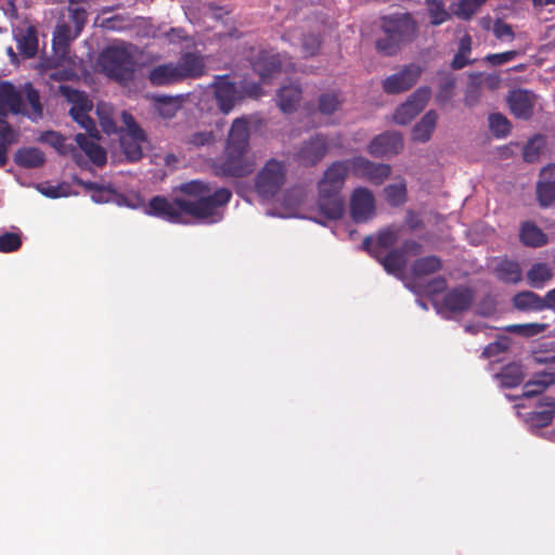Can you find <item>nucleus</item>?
<instances>
[{"label": "nucleus", "mask_w": 555, "mask_h": 555, "mask_svg": "<svg viewBox=\"0 0 555 555\" xmlns=\"http://www.w3.org/2000/svg\"><path fill=\"white\" fill-rule=\"evenodd\" d=\"M489 127L492 133L498 138H503L511 131V122L500 113H494L489 116Z\"/></svg>", "instance_id": "49530a36"}, {"label": "nucleus", "mask_w": 555, "mask_h": 555, "mask_svg": "<svg viewBox=\"0 0 555 555\" xmlns=\"http://www.w3.org/2000/svg\"><path fill=\"white\" fill-rule=\"evenodd\" d=\"M372 257L382 264L388 274L395 275L397 278L402 276L408 263L406 258L399 247L392 248L385 253L374 248L372 249Z\"/></svg>", "instance_id": "f3484780"}, {"label": "nucleus", "mask_w": 555, "mask_h": 555, "mask_svg": "<svg viewBox=\"0 0 555 555\" xmlns=\"http://www.w3.org/2000/svg\"><path fill=\"white\" fill-rule=\"evenodd\" d=\"M212 87L219 109L223 114H229L241 99L236 85L230 81L228 76H217Z\"/></svg>", "instance_id": "ddd939ff"}, {"label": "nucleus", "mask_w": 555, "mask_h": 555, "mask_svg": "<svg viewBox=\"0 0 555 555\" xmlns=\"http://www.w3.org/2000/svg\"><path fill=\"white\" fill-rule=\"evenodd\" d=\"M442 260L436 255L417 258L411 266V272L415 278L435 274L442 269Z\"/></svg>", "instance_id": "7c9ffc66"}, {"label": "nucleus", "mask_w": 555, "mask_h": 555, "mask_svg": "<svg viewBox=\"0 0 555 555\" xmlns=\"http://www.w3.org/2000/svg\"><path fill=\"white\" fill-rule=\"evenodd\" d=\"M400 228L396 225H389L377 232L376 237L365 236L362 242V249L365 250L372 257V249L388 251L396 248L400 235Z\"/></svg>", "instance_id": "dca6fc26"}, {"label": "nucleus", "mask_w": 555, "mask_h": 555, "mask_svg": "<svg viewBox=\"0 0 555 555\" xmlns=\"http://www.w3.org/2000/svg\"><path fill=\"white\" fill-rule=\"evenodd\" d=\"M350 170L348 160H337L332 163L324 171L318 183L319 212L326 220H338L345 214V202L340 192L345 185Z\"/></svg>", "instance_id": "7ed1b4c3"}, {"label": "nucleus", "mask_w": 555, "mask_h": 555, "mask_svg": "<svg viewBox=\"0 0 555 555\" xmlns=\"http://www.w3.org/2000/svg\"><path fill=\"white\" fill-rule=\"evenodd\" d=\"M555 384V371H542L535 373L532 378L527 382V387L537 386L544 392L550 386Z\"/></svg>", "instance_id": "8fccbe9b"}, {"label": "nucleus", "mask_w": 555, "mask_h": 555, "mask_svg": "<svg viewBox=\"0 0 555 555\" xmlns=\"http://www.w3.org/2000/svg\"><path fill=\"white\" fill-rule=\"evenodd\" d=\"M399 248L405 258L408 256H418L423 253L422 244L412 238L405 240Z\"/></svg>", "instance_id": "bf43d9fd"}, {"label": "nucleus", "mask_w": 555, "mask_h": 555, "mask_svg": "<svg viewBox=\"0 0 555 555\" xmlns=\"http://www.w3.org/2000/svg\"><path fill=\"white\" fill-rule=\"evenodd\" d=\"M59 91L69 103H72L70 109H74L75 112L92 111L93 104L83 91H79L66 85H61Z\"/></svg>", "instance_id": "c85d7f7f"}, {"label": "nucleus", "mask_w": 555, "mask_h": 555, "mask_svg": "<svg viewBox=\"0 0 555 555\" xmlns=\"http://www.w3.org/2000/svg\"><path fill=\"white\" fill-rule=\"evenodd\" d=\"M301 98V87L297 83H291L279 89L276 104L283 113L289 114L297 109Z\"/></svg>", "instance_id": "6ab92c4d"}, {"label": "nucleus", "mask_w": 555, "mask_h": 555, "mask_svg": "<svg viewBox=\"0 0 555 555\" xmlns=\"http://www.w3.org/2000/svg\"><path fill=\"white\" fill-rule=\"evenodd\" d=\"M496 278L505 284H517L521 281L522 272L517 261L507 258L499 261L494 269Z\"/></svg>", "instance_id": "a878e982"}, {"label": "nucleus", "mask_w": 555, "mask_h": 555, "mask_svg": "<svg viewBox=\"0 0 555 555\" xmlns=\"http://www.w3.org/2000/svg\"><path fill=\"white\" fill-rule=\"evenodd\" d=\"M22 246V237L18 232H4L0 234V253L9 254L18 250Z\"/></svg>", "instance_id": "09e8293b"}, {"label": "nucleus", "mask_w": 555, "mask_h": 555, "mask_svg": "<svg viewBox=\"0 0 555 555\" xmlns=\"http://www.w3.org/2000/svg\"><path fill=\"white\" fill-rule=\"evenodd\" d=\"M431 96L429 87L417 88L408 100L402 103L393 114V120L398 125H408L426 106Z\"/></svg>", "instance_id": "9b49d317"}, {"label": "nucleus", "mask_w": 555, "mask_h": 555, "mask_svg": "<svg viewBox=\"0 0 555 555\" xmlns=\"http://www.w3.org/2000/svg\"><path fill=\"white\" fill-rule=\"evenodd\" d=\"M512 304L519 311H543L542 297L531 291H522L514 295Z\"/></svg>", "instance_id": "72a5a7b5"}, {"label": "nucleus", "mask_w": 555, "mask_h": 555, "mask_svg": "<svg viewBox=\"0 0 555 555\" xmlns=\"http://www.w3.org/2000/svg\"><path fill=\"white\" fill-rule=\"evenodd\" d=\"M125 18L121 15H115L108 18H104L101 23V27L106 30L119 31L124 29Z\"/></svg>", "instance_id": "e2e57ef3"}, {"label": "nucleus", "mask_w": 555, "mask_h": 555, "mask_svg": "<svg viewBox=\"0 0 555 555\" xmlns=\"http://www.w3.org/2000/svg\"><path fill=\"white\" fill-rule=\"evenodd\" d=\"M472 51V37L468 34H465L459 42V50L455 53L454 57L451 62V67L453 69H462L466 65L470 64L468 60V55Z\"/></svg>", "instance_id": "58836bf2"}, {"label": "nucleus", "mask_w": 555, "mask_h": 555, "mask_svg": "<svg viewBox=\"0 0 555 555\" xmlns=\"http://www.w3.org/2000/svg\"><path fill=\"white\" fill-rule=\"evenodd\" d=\"M537 140H530L524 147V159L528 163H533L540 153L539 147L535 146Z\"/></svg>", "instance_id": "774afa93"}, {"label": "nucleus", "mask_w": 555, "mask_h": 555, "mask_svg": "<svg viewBox=\"0 0 555 555\" xmlns=\"http://www.w3.org/2000/svg\"><path fill=\"white\" fill-rule=\"evenodd\" d=\"M495 377L505 388L517 387L525 378L524 367L520 363H509L503 366Z\"/></svg>", "instance_id": "473e14b6"}, {"label": "nucleus", "mask_w": 555, "mask_h": 555, "mask_svg": "<svg viewBox=\"0 0 555 555\" xmlns=\"http://www.w3.org/2000/svg\"><path fill=\"white\" fill-rule=\"evenodd\" d=\"M511 112L518 118L528 119L532 115L533 102L526 90H514L507 99Z\"/></svg>", "instance_id": "412c9836"}, {"label": "nucleus", "mask_w": 555, "mask_h": 555, "mask_svg": "<svg viewBox=\"0 0 555 555\" xmlns=\"http://www.w3.org/2000/svg\"><path fill=\"white\" fill-rule=\"evenodd\" d=\"M537 196L541 206L552 205L555 202V180L539 181Z\"/></svg>", "instance_id": "c03bdc74"}, {"label": "nucleus", "mask_w": 555, "mask_h": 555, "mask_svg": "<svg viewBox=\"0 0 555 555\" xmlns=\"http://www.w3.org/2000/svg\"><path fill=\"white\" fill-rule=\"evenodd\" d=\"M351 173L360 179L380 185L391 175V167L387 164H377L362 156L348 159Z\"/></svg>", "instance_id": "9d476101"}, {"label": "nucleus", "mask_w": 555, "mask_h": 555, "mask_svg": "<svg viewBox=\"0 0 555 555\" xmlns=\"http://www.w3.org/2000/svg\"><path fill=\"white\" fill-rule=\"evenodd\" d=\"M343 104V100L336 92L322 93L318 100V111L322 115H333Z\"/></svg>", "instance_id": "a19ab883"}, {"label": "nucleus", "mask_w": 555, "mask_h": 555, "mask_svg": "<svg viewBox=\"0 0 555 555\" xmlns=\"http://www.w3.org/2000/svg\"><path fill=\"white\" fill-rule=\"evenodd\" d=\"M454 88V81L448 80L443 85H441L439 92L436 95V101L440 105H444L452 98V92Z\"/></svg>", "instance_id": "052dcab7"}, {"label": "nucleus", "mask_w": 555, "mask_h": 555, "mask_svg": "<svg viewBox=\"0 0 555 555\" xmlns=\"http://www.w3.org/2000/svg\"><path fill=\"white\" fill-rule=\"evenodd\" d=\"M350 217L356 223H366L376 215V202L371 190L356 188L350 195Z\"/></svg>", "instance_id": "1a4fd4ad"}, {"label": "nucleus", "mask_w": 555, "mask_h": 555, "mask_svg": "<svg viewBox=\"0 0 555 555\" xmlns=\"http://www.w3.org/2000/svg\"><path fill=\"white\" fill-rule=\"evenodd\" d=\"M81 33H78L75 28L67 23H59L53 33V48L54 49H67L72 41H74Z\"/></svg>", "instance_id": "4c0bfd02"}, {"label": "nucleus", "mask_w": 555, "mask_h": 555, "mask_svg": "<svg viewBox=\"0 0 555 555\" xmlns=\"http://www.w3.org/2000/svg\"><path fill=\"white\" fill-rule=\"evenodd\" d=\"M144 141L133 140L130 138H120V146L127 159L130 162L139 160L142 155V143Z\"/></svg>", "instance_id": "a18cd8bd"}, {"label": "nucleus", "mask_w": 555, "mask_h": 555, "mask_svg": "<svg viewBox=\"0 0 555 555\" xmlns=\"http://www.w3.org/2000/svg\"><path fill=\"white\" fill-rule=\"evenodd\" d=\"M403 147L402 137L399 132H384L376 135L367 145V152L374 157L396 155Z\"/></svg>", "instance_id": "2eb2a0df"}, {"label": "nucleus", "mask_w": 555, "mask_h": 555, "mask_svg": "<svg viewBox=\"0 0 555 555\" xmlns=\"http://www.w3.org/2000/svg\"><path fill=\"white\" fill-rule=\"evenodd\" d=\"M487 1L488 0H459L457 3L453 4V14L463 21H468Z\"/></svg>", "instance_id": "ea45409f"}, {"label": "nucleus", "mask_w": 555, "mask_h": 555, "mask_svg": "<svg viewBox=\"0 0 555 555\" xmlns=\"http://www.w3.org/2000/svg\"><path fill=\"white\" fill-rule=\"evenodd\" d=\"M321 47V40L319 36L308 35L302 39V52L305 56H313L318 53Z\"/></svg>", "instance_id": "5fc2aeb1"}, {"label": "nucleus", "mask_w": 555, "mask_h": 555, "mask_svg": "<svg viewBox=\"0 0 555 555\" xmlns=\"http://www.w3.org/2000/svg\"><path fill=\"white\" fill-rule=\"evenodd\" d=\"M426 5L433 26H439L450 20V14L441 0H426Z\"/></svg>", "instance_id": "79ce46f5"}, {"label": "nucleus", "mask_w": 555, "mask_h": 555, "mask_svg": "<svg viewBox=\"0 0 555 555\" xmlns=\"http://www.w3.org/2000/svg\"><path fill=\"white\" fill-rule=\"evenodd\" d=\"M405 224L411 231L420 230L424 228V222L420 216L413 210H409L405 215Z\"/></svg>", "instance_id": "338daca9"}, {"label": "nucleus", "mask_w": 555, "mask_h": 555, "mask_svg": "<svg viewBox=\"0 0 555 555\" xmlns=\"http://www.w3.org/2000/svg\"><path fill=\"white\" fill-rule=\"evenodd\" d=\"M178 190L193 199L176 197L172 201L165 196L150 199L145 212L171 223H185V216L205 223H217L223 219L222 209L230 203L232 192L228 188L212 191L210 183L192 180L179 185Z\"/></svg>", "instance_id": "f257e3e1"}, {"label": "nucleus", "mask_w": 555, "mask_h": 555, "mask_svg": "<svg viewBox=\"0 0 555 555\" xmlns=\"http://www.w3.org/2000/svg\"><path fill=\"white\" fill-rule=\"evenodd\" d=\"M17 49L27 59L34 57L38 51V37L34 26H29L17 39Z\"/></svg>", "instance_id": "c9c22d12"}, {"label": "nucleus", "mask_w": 555, "mask_h": 555, "mask_svg": "<svg viewBox=\"0 0 555 555\" xmlns=\"http://www.w3.org/2000/svg\"><path fill=\"white\" fill-rule=\"evenodd\" d=\"M92 139L93 138L87 137L83 133H77L75 135V141L79 149L85 152V154L95 166L103 167L107 160L106 152Z\"/></svg>", "instance_id": "5701e85b"}, {"label": "nucleus", "mask_w": 555, "mask_h": 555, "mask_svg": "<svg viewBox=\"0 0 555 555\" xmlns=\"http://www.w3.org/2000/svg\"><path fill=\"white\" fill-rule=\"evenodd\" d=\"M134 199H135V202L130 199L125 194L118 193V192H116L114 190V195H113V201L112 202H114L118 206H126V207L135 209V208L139 207L140 197H135Z\"/></svg>", "instance_id": "69168bd1"}, {"label": "nucleus", "mask_w": 555, "mask_h": 555, "mask_svg": "<svg viewBox=\"0 0 555 555\" xmlns=\"http://www.w3.org/2000/svg\"><path fill=\"white\" fill-rule=\"evenodd\" d=\"M14 162L17 166L24 168H38L46 162L43 152L37 147H24L17 150L14 155Z\"/></svg>", "instance_id": "2f4dec72"}, {"label": "nucleus", "mask_w": 555, "mask_h": 555, "mask_svg": "<svg viewBox=\"0 0 555 555\" xmlns=\"http://www.w3.org/2000/svg\"><path fill=\"white\" fill-rule=\"evenodd\" d=\"M423 74V67L415 63L404 65L399 72L386 77L383 90L387 94H399L410 90L416 85Z\"/></svg>", "instance_id": "6e6552de"}, {"label": "nucleus", "mask_w": 555, "mask_h": 555, "mask_svg": "<svg viewBox=\"0 0 555 555\" xmlns=\"http://www.w3.org/2000/svg\"><path fill=\"white\" fill-rule=\"evenodd\" d=\"M12 113L26 114L23 95L10 81H0V115Z\"/></svg>", "instance_id": "a211bd4d"}, {"label": "nucleus", "mask_w": 555, "mask_h": 555, "mask_svg": "<svg viewBox=\"0 0 555 555\" xmlns=\"http://www.w3.org/2000/svg\"><path fill=\"white\" fill-rule=\"evenodd\" d=\"M518 54L519 53L514 50L501 52V53H493V54H488L486 56V61L489 64H491L492 66H500V65H503L505 63H508V62L515 60Z\"/></svg>", "instance_id": "864d4df0"}, {"label": "nucleus", "mask_w": 555, "mask_h": 555, "mask_svg": "<svg viewBox=\"0 0 555 555\" xmlns=\"http://www.w3.org/2000/svg\"><path fill=\"white\" fill-rule=\"evenodd\" d=\"M555 416V399L544 397L538 404V409L529 414L531 425L543 428L550 425Z\"/></svg>", "instance_id": "b1692460"}, {"label": "nucleus", "mask_w": 555, "mask_h": 555, "mask_svg": "<svg viewBox=\"0 0 555 555\" xmlns=\"http://www.w3.org/2000/svg\"><path fill=\"white\" fill-rule=\"evenodd\" d=\"M330 151V142L325 134L314 133L304 140L294 153V160L309 168L321 163Z\"/></svg>", "instance_id": "423d86ee"}, {"label": "nucleus", "mask_w": 555, "mask_h": 555, "mask_svg": "<svg viewBox=\"0 0 555 555\" xmlns=\"http://www.w3.org/2000/svg\"><path fill=\"white\" fill-rule=\"evenodd\" d=\"M212 141H214V134L211 131L195 132L189 139V143L196 147L208 145Z\"/></svg>", "instance_id": "13d9d810"}, {"label": "nucleus", "mask_w": 555, "mask_h": 555, "mask_svg": "<svg viewBox=\"0 0 555 555\" xmlns=\"http://www.w3.org/2000/svg\"><path fill=\"white\" fill-rule=\"evenodd\" d=\"M207 72L205 56L199 51L182 52L177 62H166L152 67L147 74L154 87H169L185 80H195Z\"/></svg>", "instance_id": "f03ea898"}, {"label": "nucleus", "mask_w": 555, "mask_h": 555, "mask_svg": "<svg viewBox=\"0 0 555 555\" xmlns=\"http://www.w3.org/2000/svg\"><path fill=\"white\" fill-rule=\"evenodd\" d=\"M475 299V292L468 286H456L449 289L441 301V307L452 313L467 311Z\"/></svg>", "instance_id": "4468645a"}, {"label": "nucleus", "mask_w": 555, "mask_h": 555, "mask_svg": "<svg viewBox=\"0 0 555 555\" xmlns=\"http://www.w3.org/2000/svg\"><path fill=\"white\" fill-rule=\"evenodd\" d=\"M246 151L230 150L225 147L221 162L216 165L219 176L242 178L253 171L251 165L246 160Z\"/></svg>", "instance_id": "f8f14e48"}, {"label": "nucleus", "mask_w": 555, "mask_h": 555, "mask_svg": "<svg viewBox=\"0 0 555 555\" xmlns=\"http://www.w3.org/2000/svg\"><path fill=\"white\" fill-rule=\"evenodd\" d=\"M426 292L430 295H437L447 289V280L443 276H437L426 284Z\"/></svg>", "instance_id": "680f3d73"}, {"label": "nucleus", "mask_w": 555, "mask_h": 555, "mask_svg": "<svg viewBox=\"0 0 555 555\" xmlns=\"http://www.w3.org/2000/svg\"><path fill=\"white\" fill-rule=\"evenodd\" d=\"M249 145V127L247 120L244 118H237L233 121L225 147L230 150H248Z\"/></svg>", "instance_id": "aec40b11"}, {"label": "nucleus", "mask_w": 555, "mask_h": 555, "mask_svg": "<svg viewBox=\"0 0 555 555\" xmlns=\"http://www.w3.org/2000/svg\"><path fill=\"white\" fill-rule=\"evenodd\" d=\"M545 328L546 324L541 323L512 324L505 327L507 332L525 337H531L541 334L545 331Z\"/></svg>", "instance_id": "de8ad7c7"}, {"label": "nucleus", "mask_w": 555, "mask_h": 555, "mask_svg": "<svg viewBox=\"0 0 555 555\" xmlns=\"http://www.w3.org/2000/svg\"><path fill=\"white\" fill-rule=\"evenodd\" d=\"M69 20L74 23V28L81 33L88 21L87 10L82 7H67Z\"/></svg>", "instance_id": "603ef678"}, {"label": "nucleus", "mask_w": 555, "mask_h": 555, "mask_svg": "<svg viewBox=\"0 0 555 555\" xmlns=\"http://www.w3.org/2000/svg\"><path fill=\"white\" fill-rule=\"evenodd\" d=\"M386 202L392 207L402 206L408 199L406 183L403 179L384 188Z\"/></svg>", "instance_id": "e433bc0d"}, {"label": "nucleus", "mask_w": 555, "mask_h": 555, "mask_svg": "<svg viewBox=\"0 0 555 555\" xmlns=\"http://www.w3.org/2000/svg\"><path fill=\"white\" fill-rule=\"evenodd\" d=\"M552 278L553 270L545 262H535L527 271V282L533 288H543Z\"/></svg>", "instance_id": "f704fd0d"}, {"label": "nucleus", "mask_w": 555, "mask_h": 555, "mask_svg": "<svg viewBox=\"0 0 555 555\" xmlns=\"http://www.w3.org/2000/svg\"><path fill=\"white\" fill-rule=\"evenodd\" d=\"M286 181V166L275 158L269 159L255 178V190L264 199L273 198Z\"/></svg>", "instance_id": "39448f33"}, {"label": "nucleus", "mask_w": 555, "mask_h": 555, "mask_svg": "<svg viewBox=\"0 0 555 555\" xmlns=\"http://www.w3.org/2000/svg\"><path fill=\"white\" fill-rule=\"evenodd\" d=\"M438 115L434 109L428 111L412 129V139L415 142H427L437 124Z\"/></svg>", "instance_id": "bb28decb"}, {"label": "nucleus", "mask_w": 555, "mask_h": 555, "mask_svg": "<svg viewBox=\"0 0 555 555\" xmlns=\"http://www.w3.org/2000/svg\"><path fill=\"white\" fill-rule=\"evenodd\" d=\"M24 93L26 96V100L30 106L31 112L28 115L29 118L33 120H37L38 118L42 117V105L40 103V95L37 89L34 88V86L28 82L24 86Z\"/></svg>", "instance_id": "37998d69"}, {"label": "nucleus", "mask_w": 555, "mask_h": 555, "mask_svg": "<svg viewBox=\"0 0 555 555\" xmlns=\"http://www.w3.org/2000/svg\"><path fill=\"white\" fill-rule=\"evenodd\" d=\"M113 195L114 189L100 185V188L91 194V199L96 204H104L112 202Z\"/></svg>", "instance_id": "4d7b16f0"}, {"label": "nucleus", "mask_w": 555, "mask_h": 555, "mask_svg": "<svg viewBox=\"0 0 555 555\" xmlns=\"http://www.w3.org/2000/svg\"><path fill=\"white\" fill-rule=\"evenodd\" d=\"M99 66L109 78L127 83L134 77V60L125 47H107L99 55Z\"/></svg>", "instance_id": "20e7f679"}, {"label": "nucleus", "mask_w": 555, "mask_h": 555, "mask_svg": "<svg viewBox=\"0 0 555 555\" xmlns=\"http://www.w3.org/2000/svg\"><path fill=\"white\" fill-rule=\"evenodd\" d=\"M158 111L159 114L165 118H171L175 116L176 108L172 106V100L169 96H162L158 99Z\"/></svg>", "instance_id": "0e129e2a"}, {"label": "nucleus", "mask_w": 555, "mask_h": 555, "mask_svg": "<svg viewBox=\"0 0 555 555\" xmlns=\"http://www.w3.org/2000/svg\"><path fill=\"white\" fill-rule=\"evenodd\" d=\"M283 60L282 55L276 53L261 52L254 63V69L260 75L262 79L272 77L274 74L282 70Z\"/></svg>", "instance_id": "4be33fe9"}, {"label": "nucleus", "mask_w": 555, "mask_h": 555, "mask_svg": "<svg viewBox=\"0 0 555 555\" xmlns=\"http://www.w3.org/2000/svg\"><path fill=\"white\" fill-rule=\"evenodd\" d=\"M400 46L401 43L391 34H385L384 38L376 41L377 51L388 56L395 55Z\"/></svg>", "instance_id": "3c124183"}, {"label": "nucleus", "mask_w": 555, "mask_h": 555, "mask_svg": "<svg viewBox=\"0 0 555 555\" xmlns=\"http://www.w3.org/2000/svg\"><path fill=\"white\" fill-rule=\"evenodd\" d=\"M42 140L54 146L56 151L61 154L72 153L75 163L80 167H85L86 162L83 160L82 155L77 151V149L74 145L68 146L66 144L65 137H63L62 134L54 131H48L43 134Z\"/></svg>", "instance_id": "c756f323"}, {"label": "nucleus", "mask_w": 555, "mask_h": 555, "mask_svg": "<svg viewBox=\"0 0 555 555\" xmlns=\"http://www.w3.org/2000/svg\"><path fill=\"white\" fill-rule=\"evenodd\" d=\"M18 142V132L8 122L5 114L0 115V168L8 163V151Z\"/></svg>", "instance_id": "393cba45"}, {"label": "nucleus", "mask_w": 555, "mask_h": 555, "mask_svg": "<svg viewBox=\"0 0 555 555\" xmlns=\"http://www.w3.org/2000/svg\"><path fill=\"white\" fill-rule=\"evenodd\" d=\"M519 238L525 246L529 247H542L548 242L546 234L530 221L521 224Z\"/></svg>", "instance_id": "cd10ccee"}, {"label": "nucleus", "mask_w": 555, "mask_h": 555, "mask_svg": "<svg viewBox=\"0 0 555 555\" xmlns=\"http://www.w3.org/2000/svg\"><path fill=\"white\" fill-rule=\"evenodd\" d=\"M493 34L498 39H514L515 34L512 26L502 20H496L493 25Z\"/></svg>", "instance_id": "6e6d98bb"}, {"label": "nucleus", "mask_w": 555, "mask_h": 555, "mask_svg": "<svg viewBox=\"0 0 555 555\" xmlns=\"http://www.w3.org/2000/svg\"><path fill=\"white\" fill-rule=\"evenodd\" d=\"M382 29L391 34L401 44L413 42L418 35V25L411 13H396L382 18Z\"/></svg>", "instance_id": "0eeeda50"}]
</instances>
